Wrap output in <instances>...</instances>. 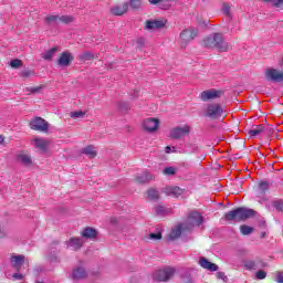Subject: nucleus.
Returning <instances> with one entry per match:
<instances>
[{
    "instance_id": "a211bd4d",
    "label": "nucleus",
    "mask_w": 283,
    "mask_h": 283,
    "mask_svg": "<svg viewBox=\"0 0 283 283\" xmlns=\"http://www.w3.org/2000/svg\"><path fill=\"white\" fill-rule=\"evenodd\" d=\"M66 245L69 249H72L73 251H78L83 247V241L81 238H71Z\"/></svg>"
},
{
    "instance_id": "6e6552de",
    "label": "nucleus",
    "mask_w": 283,
    "mask_h": 283,
    "mask_svg": "<svg viewBox=\"0 0 283 283\" xmlns=\"http://www.w3.org/2000/svg\"><path fill=\"white\" fill-rule=\"evenodd\" d=\"M142 127L148 134H155V132H158V127H160V119L156 117H148L143 120Z\"/></svg>"
},
{
    "instance_id": "bb28decb",
    "label": "nucleus",
    "mask_w": 283,
    "mask_h": 283,
    "mask_svg": "<svg viewBox=\"0 0 283 283\" xmlns=\"http://www.w3.org/2000/svg\"><path fill=\"white\" fill-rule=\"evenodd\" d=\"M56 52H59V48H52V49L45 51L44 53H42V59H44V61H52V59H54V54H56Z\"/></svg>"
},
{
    "instance_id": "2eb2a0df",
    "label": "nucleus",
    "mask_w": 283,
    "mask_h": 283,
    "mask_svg": "<svg viewBox=\"0 0 283 283\" xmlns=\"http://www.w3.org/2000/svg\"><path fill=\"white\" fill-rule=\"evenodd\" d=\"M164 193H166V196H171L172 198H178V196H182V189L178 186H167L164 188Z\"/></svg>"
},
{
    "instance_id": "58836bf2",
    "label": "nucleus",
    "mask_w": 283,
    "mask_h": 283,
    "mask_svg": "<svg viewBox=\"0 0 283 283\" xmlns=\"http://www.w3.org/2000/svg\"><path fill=\"white\" fill-rule=\"evenodd\" d=\"M85 116V113L83 111H75L71 113L72 118H83Z\"/></svg>"
},
{
    "instance_id": "603ef678",
    "label": "nucleus",
    "mask_w": 283,
    "mask_h": 283,
    "mask_svg": "<svg viewBox=\"0 0 283 283\" xmlns=\"http://www.w3.org/2000/svg\"><path fill=\"white\" fill-rule=\"evenodd\" d=\"M116 222H118V219H116V218L111 219V224H116Z\"/></svg>"
},
{
    "instance_id": "13d9d810",
    "label": "nucleus",
    "mask_w": 283,
    "mask_h": 283,
    "mask_svg": "<svg viewBox=\"0 0 283 283\" xmlns=\"http://www.w3.org/2000/svg\"><path fill=\"white\" fill-rule=\"evenodd\" d=\"M136 96H138V91L135 92Z\"/></svg>"
},
{
    "instance_id": "8fccbe9b",
    "label": "nucleus",
    "mask_w": 283,
    "mask_h": 283,
    "mask_svg": "<svg viewBox=\"0 0 283 283\" xmlns=\"http://www.w3.org/2000/svg\"><path fill=\"white\" fill-rule=\"evenodd\" d=\"M163 0H148V2L150 3V6H158V3H160Z\"/></svg>"
},
{
    "instance_id": "f03ea898",
    "label": "nucleus",
    "mask_w": 283,
    "mask_h": 283,
    "mask_svg": "<svg viewBox=\"0 0 283 283\" xmlns=\"http://www.w3.org/2000/svg\"><path fill=\"white\" fill-rule=\"evenodd\" d=\"M201 45L207 50H217L218 52H229L231 45L224 40V34L221 32H214L205 36L201 41Z\"/></svg>"
},
{
    "instance_id": "72a5a7b5",
    "label": "nucleus",
    "mask_w": 283,
    "mask_h": 283,
    "mask_svg": "<svg viewBox=\"0 0 283 283\" xmlns=\"http://www.w3.org/2000/svg\"><path fill=\"white\" fill-rule=\"evenodd\" d=\"M243 266L248 271H253L255 270V261H251V260L243 261Z\"/></svg>"
},
{
    "instance_id": "f257e3e1",
    "label": "nucleus",
    "mask_w": 283,
    "mask_h": 283,
    "mask_svg": "<svg viewBox=\"0 0 283 283\" xmlns=\"http://www.w3.org/2000/svg\"><path fill=\"white\" fill-rule=\"evenodd\" d=\"M205 222L202 214L198 211H191L188 214V218L185 222L176 226L172 228L171 232L169 233V240H176L182 235V231H192L195 227H200Z\"/></svg>"
},
{
    "instance_id": "c9c22d12",
    "label": "nucleus",
    "mask_w": 283,
    "mask_h": 283,
    "mask_svg": "<svg viewBox=\"0 0 283 283\" xmlns=\"http://www.w3.org/2000/svg\"><path fill=\"white\" fill-rule=\"evenodd\" d=\"M165 176H176V168L175 167H166L163 171Z\"/></svg>"
},
{
    "instance_id": "e433bc0d",
    "label": "nucleus",
    "mask_w": 283,
    "mask_h": 283,
    "mask_svg": "<svg viewBox=\"0 0 283 283\" xmlns=\"http://www.w3.org/2000/svg\"><path fill=\"white\" fill-rule=\"evenodd\" d=\"M259 191H260L261 193H264L265 191H269V182H266V181H261V182L259 184Z\"/></svg>"
},
{
    "instance_id": "473e14b6",
    "label": "nucleus",
    "mask_w": 283,
    "mask_h": 283,
    "mask_svg": "<svg viewBox=\"0 0 283 283\" xmlns=\"http://www.w3.org/2000/svg\"><path fill=\"white\" fill-rule=\"evenodd\" d=\"M240 231H241L242 235H251V233H253V228H251L247 224H243L240 227Z\"/></svg>"
},
{
    "instance_id": "ddd939ff",
    "label": "nucleus",
    "mask_w": 283,
    "mask_h": 283,
    "mask_svg": "<svg viewBox=\"0 0 283 283\" xmlns=\"http://www.w3.org/2000/svg\"><path fill=\"white\" fill-rule=\"evenodd\" d=\"M167 25V19L161 18L159 20H147L145 30H163Z\"/></svg>"
},
{
    "instance_id": "3c124183",
    "label": "nucleus",
    "mask_w": 283,
    "mask_h": 283,
    "mask_svg": "<svg viewBox=\"0 0 283 283\" xmlns=\"http://www.w3.org/2000/svg\"><path fill=\"white\" fill-rule=\"evenodd\" d=\"M14 280H23V274L21 273H14L13 274Z\"/></svg>"
},
{
    "instance_id": "7c9ffc66",
    "label": "nucleus",
    "mask_w": 283,
    "mask_h": 283,
    "mask_svg": "<svg viewBox=\"0 0 283 283\" xmlns=\"http://www.w3.org/2000/svg\"><path fill=\"white\" fill-rule=\"evenodd\" d=\"M264 132V126L259 125L249 130L250 136H260Z\"/></svg>"
},
{
    "instance_id": "9d476101",
    "label": "nucleus",
    "mask_w": 283,
    "mask_h": 283,
    "mask_svg": "<svg viewBox=\"0 0 283 283\" xmlns=\"http://www.w3.org/2000/svg\"><path fill=\"white\" fill-rule=\"evenodd\" d=\"M223 95H224V91L210 88L201 92L200 98L201 101L207 103V101H216V98H221Z\"/></svg>"
},
{
    "instance_id": "4c0bfd02",
    "label": "nucleus",
    "mask_w": 283,
    "mask_h": 283,
    "mask_svg": "<svg viewBox=\"0 0 283 283\" xmlns=\"http://www.w3.org/2000/svg\"><path fill=\"white\" fill-rule=\"evenodd\" d=\"M10 65L11 67L17 69V67H21L23 65V62H21V60L19 59H15L10 62Z\"/></svg>"
},
{
    "instance_id": "de8ad7c7",
    "label": "nucleus",
    "mask_w": 283,
    "mask_h": 283,
    "mask_svg": "<svg viewBox=\"0 0 283 283\" xmlns=\"http://www.w3.org/2000/svg\"><path fill=\"white\" fill-rule=\"evenodd\" d=\"M273 6L274 8H283V0H275Z\"/></svg>"
},
{
    "instance_id": "393cba45",
    "label": "nucleus",
    "mask_w": 283,
    "mask_h": 283,
    "mask_svg": "<svg viewBox=\"0 0 283 283\" xmlns=\"http://www.w3.org/2000/svg\"><path fill=\"white\" fill-rule=\"evenodd\" d=\"M82 154H85V156H88V158H96L98 153L96 151V148H94L93 145L86 146L82 149Z\"/></svg>"
},
{
    "instance_id": "09e8293b",
    "label": "nucleus",
    "mask_w": 283,
    "mask_h": 283,
    "mask_svg": "<svg viewBox=\"0 0 283 283\" xmlns=\"http://www.w3.org/2000/svg\"><path fill=\"white\" fill-rule=\"evenodd\" d=\"M21 76H23L24 78H28V76H32V72L31 71H22Z\"/></svg>"
},
{
    "instance_id": "412c9836",
    "label": "nucleus",
    "mask_w": 283,
    "mask_h": 283,
    "mask_svg": "<svg viewBox=\"0 0 283 283\" xmlns=\"http://www.w3.org/2000/svg\"><path fill=\"white\" fill-rule=\"evenodd\" d=\"M73 280H85L87 277V272L85 271V268L77 266L73 270L72 273Z\"/></svg>"
},
{
    "instance_id": "5701e85b",
    "label": "nucleus",
    "mask_w": 283,
    "mask_h": 283,
    "mask_svg": "<svg viewBox=\"0 0 283 283\" xmlns=\"http://www.w3.org/2000/svg\"><path fill=\"white\" fill-rule=\"evenodd\" d=\"M19 163H22L24 167H32V157L29 154L21 153L18 155Z\"/></svg>"
},
{
    "instance_id": "4468645a",
    "label": "nucleus",
    "mask_w": 283,
    "mask_h": 283,
    "mask_svg": "<svg viewBox=\"0 0 283 283\" xmlns=\"http://www.w3.org/2000/svg\"><path fill=\"white\" fill-rule=\"evenodd\" d=\"M127 12H129V2L115 4L111 8V13L114 14V17H123V14H127Z\"/></svg>"
},
{
    "instance_id": "c03bdc74",
    "label": "nucleus",
    "mask_w": 283,
    "mask_h": 283,
    "mask_svg": "<svg viewBox=\"0 0 283 283\" xmlns=\"http://www.w3.org/2000/svg\"><path fill=\"white\" fill-rule=\"evenodd\" d=\"M149 238H150V240H161L163 239V233H160V232L150 233Z\"/></svg>"
},
{
    "instance_id": "f8f14e48",
    "label": "nucleus",
    "mask_w": 283,
    "mask_h": 283,
    "mask_svg": "<svg viewBox=\"0 0 283 283\" xmlns=\"http://www.w3.org/2000/svg\"><path fill=\"white\" fill-rule=\"evenodd\" d=\"M72 61H74V55L72 54V52L64 51L57 59V65L60 67H70V65H72Z\"/></svg>"
},
{
    "instance_id": "b1692460",
    "label": "nucleus",
    "mask_w": 283,
    "mask_h": 283,
    "mask_svg": "<svg viewBox=\"0 0 283 283\" xmlns=\"http://www.w3.org/2000/svg\"><path fill=\"white\" fill-rule=\"evenodd\" d=\"M233 6L229 2H224L221 8V12L231 21L233 19V13L231 12Z\"/></svg>"
},
{
    "instance_id": "1a4fd4ad",
    "label": "nucleus",
    "mask_w": 283,
    "mask_h": 283,
    "mask_svg": "<svg viewBox=\"0 0 283 283\" xmlns=\"http://www.w3.org/2000/svg\"><path fill=\"white\" fill-rule=\"evenodd\" d=\"M196 36H198V29H196V28L185 29L180 33V38H179L180 44L187 45V43L193 41V39H196Z\"/></svg>"
},
{
    "instance_id": "ea45409f",
    "label": "nucleus",
    "mask_w": 283,
    "mask_h": 283,
    "mask_svg": "<svg viewBox=\"0 0 283 283\" xmlns=\"http://www.w3.org/2000/svg\"><path fill=\"white\" fill-rule=\"evenodd\" d=\"M275 282L277 283H283V272L282 271H276L274 273Z\"/></svg>"
},
{
    "instance_id": "79ce46f5",
    "label": "nucleus",
    "mask_w": 283,
    "mask_h": 283,
    "mask_svg": "<svg viewBox=\"0 0 283 283\" xmlns=\"http://www.w3.org/2000/svg\"><path fill=\"white\" fill-rule=\"evenodd\" d=\"M42 90H43V85L28 88V91L31 92V94H39V92H41Z\"/></svg>"
},
{
    "instance_id": "bf43d9fd",
    "label": "nucleus",
    "mask_w": 283,
    "mask_h": 283,
    "mask_svg": "<svg viewBox=\"0 0 283 283\" xmlns=\"http://www.w3.org/2000/svg\"><path fill=\"white\" fill-rule=\"evenodd\" d=\"M195 149H198V146H196Z\"/></svg>"
},
{
    "instance_id": "cd10ccee",
    "label": "nucleus",
    "mask_w": 283,
    "mask_h": 283,
    "mask_svg": "<svg viewBox=\"0 0 283 283\" xmlns=\"http://www.w3.org/2000/svg\"><path fill=\"white\" fill-rule=\"evenodd\" d=\"M155 213L157 216H169V213H171V209L165 208L164 206H157L155 207Z\"/></svg>"
},
{
    "instance_id": "2f4dec72",
    "label": "nucleus",
    "mask_w": 283,
    "mask_h": 283,
    "mask_svg": "<svg viewBox=\"0 0 283 283\" xmlns=\"http://www.w3.org/2000/svg\"><path fill=\"white\" fill-rule=\"evenodd\" d=\"M46 25H52V23H60L59 15H49L44 19Z\"/></svg>"
},
{
    "instance_id": "7ed1b4c3",
    "label": "nucleus",
    "mask_w": 283,
    "mask_h": 283,
    "mask_svg": "<svg viewBox=\"0 0 283 283\" xmlns=\"http://www.w3.org/2000/svg\"><path fill=\"white\" fill-rule=\"evenodd\" d=\"M255 216V210L248 208H237L231 210L224 214V220L227 222H244V220H249V218H253Z\"/></svg>"
},
{
    "instance_id": "5fc2aeb1",
    "label": "nucleus",
    "mask_w": 283,
    "mask_h": 283,
    "mask_svg": "<svg viewBox=\"0 0 283 283\" xmlns=\"http://www.w3.org/2000/svg\"><path fill=\"white\" fill-rule=\"evenodd\" d=\"M166 154H171V147L170 146L166 147Z\"/></svg>"
},
{
    "instance_id": "39448f33",
    "label": "nucleus",
    "mask_w": 283,
    "mask_h": 283,
    "mask_svg": "<svg viewBox=\"0 0 283 283\" xmlns=\"http://www.w3.org/2000/svg\"><path fill=\"white\" fill-rule=\"evenodd\" d=\"M176 270L174 268H165L157 270L153 274L154 282H169L174 277Z\"/></svg>"
},
{
    "instance_id": "a19ab883",
    "label": "nucleus",
    "mask_w": 283,
    "mask_h": 283,
    "mask_svg": "<svg viewBox=\"0 0 283 283\" xmlns=\"http://www.w3.org/2000/svg\"><path fill=\"white\" fill-rule=\"evenodd\" d=\"M255 275H256V280H264L266 279V271L259 270Z\"/></svg>"
},
{
    "instance_id": "49530a36",
    "label": "nucleus",
    "mask_w": 283,
    "mask_h": 283,
    "mask_svg": "<svg viewBox=\"0 0 283 283\" xmlns=\"http://www.w3.org/2000/svg\"><path fill=\"white\" fill-rule=\"evenodd\" d=\"M119 109L120 112H127V109H129V106L126 103H120Z\"/></svg>"
},
{
    "instance_id": "aec40b11",
    "label": "nucleus",
    "mask_w": 283,
    "mask_h": 283,
    "mask_svg": "<svg viewBox=\"0 0 283 283\" xmlns=\"http://www.w3.org/2000/svg\"><path fill=\"white\" fill-rule=\"evenodd\" d=\"M150 180H154V176L149 174V171H144L136 177V182L139 185H145L147 182H150Z\"/></svg>"
},
{
    "instance_id": "9b49d317",
    "label": "nucleus",
    "mask_w": 283,
    "mask_h": 283,
    "mask_svg": "<svg viewBox=\"0 0 283 283\" xmlns=\"http://www.w3.org/2000/svg\"><path fill=\"white\" fill-rule=\"evenodd\" d=\"M189 132H191V126L184 125V126H177L172 129H170V138L178 140L180 138H185V136H188Z\"/></svg>"
},
{
    "instance_id": "4d7b16f0",
    "label": "nucleus",
    "mask_w": 283,
    "mask_h": 283,
    "mask_svg": "<svg viewBox=\"0 0 283 283\" xmlns=\"http://www.w3.org/2000/svg\"><path fill=\"white\" fill-rule=\"evenodd\" d=\"M265 3H275V0H263Z\"/></svg>"
},
{
    "instance_id": "a18cd8bd",
    "label": "nucleus",
    "mask_w": 283,
    "mask_h": 283,
    "mask_svg": "<svg viewBox=\"0 0 283 283\" xmlns=\"http://www.w3.org/2000/svg\"><path fill=\"white\" fill-rule=\"evenodd\" d=\"M217 277L218 280H222L223 282H227V280H229L224 272H217Z\"/></svg>"
},
{
    "instance_id": "6e6d98bb",
    "label": "nucleus",
    "mask_w": 283,
    "mask_h": 283,
    "mask_svg": "<svg viewBox=\"0 0 283 283\" xmlns=\"http://www.w3.org/2000/svg\"><path fill=\"white\" fill-rule=\"evenodd\" d=\"M3 140H6V137H3L2 135H0V145L3 144Z\"/></svg>"
},
{
    "instance_id": "423d86ee",
    "label": "nucleus",
    "mask_w": 283,
    "mask_h": 283,
    "mask_svg": "<svg viewBox=\"0 0 283 283\" xmlns=\"http://www.w3.org/2000/svg\"><path fill=\"white\" fill-rule=\"evenodd\" d=\"M29 127L33 129V132L48 134L50 130V123L42 117H33L29 123Z\"/></svg>"
},
{
    "instance_id": "37998d69",
    "label": "nucleus",
    "mask_w": 283,
    "mask_h": 283,
    "mask_svg": "<svg viewBox=\"0 0 283 283\" xmlns=\"http://www.w3.org/2000/svg\"><path fill=\"white\" fill-rule=\"evenodd\" d=\"M273 207L274 209H276L277 211H283V202L281 200L274 201L273 202Z\"/></svg>"
},
{
    "instance_id": "864d4df0",
    "label": "nucleus",
    "mask_w": 283,
    "mask_h": 283,
    "mask_svg": "<svg viewBox=\"0 0 283 283\" xmlns=\"http://www.w3.org/2000/svg\"><path fill=\"white\" fill-rule=\"evenodd\" d=\"M6 237V232L0 228V238H4Z\"/></svg>"
},
{
    "instance_id": "a878e982",
    "label": "nucleus",
    "mask_w": 283,
    "mask_h": 283,
    "mask_svg": "<svg viewBox=\"0 0 283 283\" xmlns=\"http://www.w3.org/2000/svg\"><path fill=\"white\" fill-rule=\"evenodd\" d=\"M143 6H145V0H128V8L132 10H142Z\"/></svg>"
},
{
    "instance_id": "c756f323",
    "label": "nucleus",
    "mask_w": 283,
    "mask_h": 283,
    "mask_svg": "<svg viewBox=\"0 0 283 283\" xmlns=\"http://www.w3.org/2000/svg\"><path fill=\"white\" fill-rule=\"evenodd\" d=\"M77 59L80 61H92L94 60V53L90 52V51H84L83 53H81Z\"/></svg>"
},
{
    "instance_id": "4be33fe9",
    "label": "nucleus",
    "mask_w": 283,
    "mask_h": 283,
    "mask_svg": "<svg viewBox=\"0 0 283 283\" xmlns=\"http://www.w3.org/2000/svg\"><path fill=\"white\" fill-rule=\"evenodd\" d=\"M24 262H25V256H23V255L11 256V264H12L13 269H17L18 271L21 270V266H23Z\"/></svg>"
},
{
    "instance_id": "dca6fc26",
    "label": "nucleus",
    "mask_w": 283,
    "mask_h": 283,
    "mask_svg": "<svg viewBox=\"0 0 283 283\" xmlns=\"http://www.w3.org/2000/svg\"><path fill=\"white\" fill-rule=\"evenodd\" d=\"M199 264L202 269H206L207 271H212L216 272L218 271V265L216 263L210 262L209 260H207V258L201 256L199 259Z\"/></svg>"
},
{
    "instance_id": "f704fd0d",
    "label": "nucleus",
    "mask_w": 283,
    "mask_h": 283,
    "mask_svg": "<svg viewBox=\"0 0 283 283\" xmlns=\"http://www.w3.org/2000/svg\"><path fill=\"white\" fill-rule=\"evenodd\" d=\"M59 21L61 23H72L74 21V18L72 15H59Z\"/></svg>"
},
{
    "instance_id": "c85d7f7f",
    "label": "nucleus",
    "mask_w": 283,
    "mask_h": 283,
    "mask_svg": "<svg viewBox=\"0 0 283 283\" xmlns=\"http://www.w3.org/2000/svg\"><path fill=\"white\" fill-rule=\"evenodd\" d=\"M147 198L148 200H159L160 199V192L158 190L150 188L147 190Z\"/></svg>"
},
{
    "instance_id": "6ab92c4d",
    "label": "nucleus",
    "mask_w": 283,
    "mask_h": 283,
    "mask_svg": "<svg viewBox=\"0 0 283 283\" xmlns=\"http://www.w3.org/2000/svg\"><path fill=\"white\" fill-rule=\"evenodd\" d=\"M33 145L36 147V149H40V151H48V145H50V140L44 138H35L33 139Z\"/></svg>"
},
{
    "instance_id": "0eeeda50",
    "label": "nucleus",
    "mask_w": 283,
    "mask_h": 283,
    "mask_svg": "<svg viewBox=\"0 0 283 283\" xmlns=\"http://www.w3.org/2000/svg\"><path fill=\"white\" fill-rule=\"evenodd\" d=\"M223 113H224V108H222L220 104L212 103L207 105V108L205 111V116L207 118H211V120H216L220 118Z\"/></svg>"
},
{
    "instance_id": "f3484780",
    "label": "nucleus",
    "mask_w": 283,
    "mask_h": 283,
    "mask_svg": "<svg viewBox=\"0 0 283 283\" xmlns=\"http://www.w3.org/2000/svg\"><path fill=\"white\" fill-rule=\"evenodd\" d=\"M81 235L86 240H96V235H98V232L96 231V229L87 227L82 230Z\"/></svg>"
},
{
    "instance_id": "20e7f679",
    "label": "nucleus",
    "mask_w": 283,
    "mask_h": 283,
    "mask_svg": "<svg viewBox=\"0 0 283 283\" xmlns=\"http://www.w3.org/2000/svg\"><path fill=\"white\" fill-rule=\"evenodd\" d=\"M280 69L268 67L264 71V76L266 81L272 83H283V59L280 62Z\"/></svg>"
}]
</instances>
